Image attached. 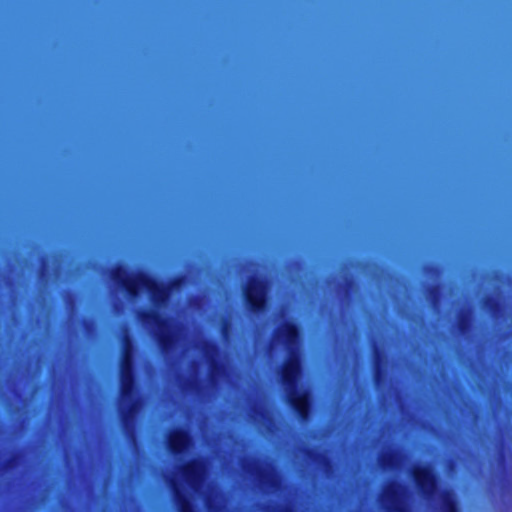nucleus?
<instances>
[{
  "instance_id": "6ab92c4d",
  "label": "nucleus",
  "mask_w": 512,
  "mask_h": 512,
  "mask_svg": "<svg viewBox=\"0 0 512 512\" xmlns=\"http://www.w3.org/2000/svg\"><path fill=\"white\" fill-rule=\"evenodd\" d=\"M439 501L440 512H459L455 495L451 490H441Z\"/></svg>"
},
{
  "instance_id": "f257e3e1",
  "label": "nucleus",
  "mask_w": 512,
  "mask_h": 512,
  "mask_svg": "<svg viewBox=\"0 0 512 512\" xmlns=\"http://www.w3.org/2000/svg\"><path fill=\"white\" fill-rule=\"evenodd\" d=\"M273 339L281 344L287 350V356L277 370L278 382L283 391L285 403L294 412L293 416H313L310 409V393L302 383L303 366L301 354L298 348L300 339L299 325L294 321H286L273 333ZM320 416H489V413L481 414L479 412L455 414L444 412L440 414L415 412L402 413H328Z\"/></svg>"
},
{
  "instance_id": "72a5a7b5",
  "label": "nucleus",
  "mask_w": 512,
  "mask_h": 512,
  "mask_svg": "<svg viewBox=\"0 0 512 512\" xmlns=\"http://www.w3.org/2000/svg\"><path fill=\"white\" fill-rule=\"evenodd\" d=\"M151 420H153L154 418H150ZM156 420H161L162 422L164 421H167V420H171L172 418H166V417H163V418H155Z\"/></svg>"
},
{
  "instance_id": "7c9ffc66",
  "label": "nucleus",
  "mask_w": 512,
  "mask_h": 512,
  "mask_svg": "<svg viewBox=\"0 0 512 512\" xmlns=\"http://www.w3.org/2000/svg\"><path fill=\"white\" fill-rule=\"evenodd\" d=\"M471 420H473V422L477 423L479 420H484V418H478V417H475V418H470ZM491 418H485V420H490ZM493 420H498L499 418H492Z\"/></svg>"
},
{
  "instance_id": "5701e85b",
  "label": "nucleus",
  "mask_w": 512,
  "mask_h": 512,
  "mask_svg": "<svg viewBox=\"0 0 512 512\" xmlns=\"http://www.w3.org/2000/svg\"><path fill=\"white\" fill-rule=\"evenodd\" d=\"M22 459V455L20 453L11 454L3 463L2 468L5 471H9L17 467Z\"/></svg>"
},
{
  "instance_id": "dca6fc26",
  "label": "nucleus",
  "mask_w": 512,
  "mask_h": 512,
  "mask_svg": "<svg viewBox=\"0 0 512 512\" xmlns=\"http://www.w3.org/2000/svg\"><path fill=\"white\" fill-rule=\"evenodd\" d=\"M266 463L267 462H262L259 459L249 457H244L239 460L242 471L253 477L255 481L261 476Z\"/></svg>"
},
{
  "instance_id": "a878e982",
  "label": "nucleus",
  "mask_w": 512,
  "mask_h": 512,
  "mask_svg": "<svg viewBox=\"0 0 512 512\" xmlns=\"http://www.w3.org/2000/svg\"><path fill=\"white\" fill-rule=\"evenodd\" d=\"M230 328H231V322L229 319L225 318L222 321L221 328H220V332L224 338L228 337Z\"/></svg>"
},
{
  "instance_id": "b1692460",
  "label": "nucleus",
  "mask_w": 512,
  "mask_h": 512,
  "mask_svg": "<svg viewBox=\"0 0 512 512\" xmlns=\"http://www.w3.org/2000/svg\"><path fill=\"white\" fill-rule=\"evenodd\" d=\"M264 512H294V508L291 504H282L275 506H267L263 508Z\"/></svg>"
},
{
  "instance_id": "cd10ccee",
  "label": "nucleus",
  "mask_w": 512,
  "mask_h": 512,
  "mask_svg": "<svg viewBox=\"0 0 512 512\" xmlns=\"http://www.w3.org/2000/svg\"><path fill=\"white\" fill-rule=\"evenodd\" d=\"M4 416H38L37 413H8V414H5Z\"/></svg>"
},
{
  "instance_id": "20e7f679",
  "label": "nucleus",
  "mask_w": 512,
  "mask_h": 512,
  "mask_svg": "<svg viewBox=\"0 0 512 512\" xmlns=\"http://www.w3.org/2000/svg\"><path fill=\"white\" fill-rule=\"evenodd\" d=\"M137 317L143 325L157 327L156 340L163 353H169L174 349L177 339L171 330L170 318L163 316L157 310H141Z\"/></svg>"
},
{
  "instance_id": "e433bc0d",
  "label": "nucleus",
  "mask_w": 512,
  "mask_h": 512,
  "mask_svg": "<svg viewBox=\"0 0 512 512\" xmlns=\"http://www.w3.org/2000/svg\"><path fill=\"white\" fill-rule=\"evenodd\" d=\"M47 420H51V417L46 418ZM73 420H77L78 418H72Z\"/></svg>"
},
{
  "instance_id": "4468645a",
  "label": "nucleus",
  "mask_w": 512,
  "mask_h": 512,
  "mask_svg": "<svg viewBox=\"0 0 512 512\" xmlns=\"http://www.w3.org/2000/svg\"><path fill=\"white\" fill-rule=\"evenodd\" d=\"M385 355L382 349H374L373 382L377 389L383 390L387 386L388 374L384 365Z\"/></svg>"
},
{
  "instance_id": "c9c22d12",
  "label": "nucleus",
  "mask_w": 512,
  "mask_h": 512,
  "mask_svg": "<svg viewBox=\"0 0 512 512\" xmlns=\"http://www.w3.org/2000/svg\"><path fill=\"white\" fill-rule=\"evenodd\" d=\"M16 420H18L19 418H15ZM23 420H30L31 418L30 417H27V418H22Z\"/></svg>"
},
{
  "instance_id": "0eeeda50",
  "label": "nucleus",
  "mask_w": 512,
  "mask_h": 512,
  "mask_svg": "<svg viewBox=\"0 0 512 512\" xmlns=\"http://www.w3.org/2000/svg\"><path fill=\"white\" fill-rule=\"evenodd\" d=\"M408 500L407 487L398 481L388 483L379 497L380 505L387 512H412Z\"/></svg>"
},
{
  "instance_id": "4be33fe9",
  "label": "nucleus",
  "mask_w": 512,
  "mask_h": 512,
  "mask_svg": "<svg viewBox=\"0 0 512 512\" xmlns=\"http://www.w3.org/2000/svg\"><path fill=\"white\" fill-rule=\"evenodd\" d=\"M201 420H204V421H208L210 420L211 418H200ZM217 420H220V421H224V420H231V421H236V420H242V418H216ZM286 418H271V417H268V418H243V420H247L248 422H251V423H259V422H268V423H273L275 420H285Z\"/></svg>"
},
{
  "instance_id": "aec40b11",
  "label": "nucleus",
  "mask_w": 512,
  "mask_h": 512,
  "mask_svg": "<svg viewBox=\"0 0 512 512\" xmlns=\"http://www.w3.org/2000/svg\"><path fill=\"white\" fill-rule=\"evenodd\" d=\"M457 327L458 331L465 335L467 334L471 329V317H470V311L468 309H463L459 315L457 320Z\"/></svg>"
},
{
  "instance_id": "473e14b6",
  "label": "nucleus",
  "mask_w": 512,
  "mask_h": 512,
  "mask_svg": "<svg viewBox=\"0 0 512 512\" xmlns=\"http://www.w3.org/2000/svg\"><path fill=\"white\" fill-rule=\"evenodd\" d=\"M431 420H436L437 418H430ZM444 420H447V421H452V420H460L461 418H450V417H447V418H443Z\"/></svg>"
},
{
  "instance_id": "39448f33",
  "label": "nucleus",
  "mask_w": 512,
  "mask_h": 512,
  "mask_svg": "<svg viewBox=\"0 0 512 512\" xmlns=\"http://www.w3.org/2000/svg\"><path fill=\"white\" fill-rule=\"evenodd\" d=\"M268 282L262 276H250L243 287V300L247 309L255 315L264 313L268 305Z\"/></svg>"
},
{
  "instance_id": "f8f14e48",
  "label": "nucleus",
  "mask_w": 512,
  "mask_h": 512,
  "mask_svg": "<svg viewBox=\"0 0 512 512\" xmlns=\"http://www.w3.org/2000/svg\"><path fill=\"white\" fill-rule=\"evenodd\" d=\"M406 459V455L401 450L389 448L380 452L377 461L383 470H399Z\"/></svg>"
},
{
  "instance_id": "ddd939ff",
  "label": "nucleus",
  "mask_w": 512,
  "mask_h": 512,
  "mask_svg": "<svg viewBox=\"0 0 512 512\" xmlns=\"http://www.w3.org/2000/svg\"><path fill=\"white\" fill-rule=\"evenodd\" d=\"M204 353L208 361L209 377L212 382H216L224 372L223 362L213 357V354L219 353V347L213 342L205 344Z\"/></svg>"
},
{
  "instance_id": "2eb2a0df",
  "label": "nucleus",
  "mask_w": 512,
  "mask_h": 512,
  "mask_svg": "<svg viewBox=\"0 0 512 512\" xmlns=\"http://www.w3.org/2000/svg\"><path fill=\"white\" fill-rule=\"evenodd\" d=\"M301 452L307 460L314 463L325 475L329 476L333 473V464L327 452L319 451L317 448H305Z\"/></svg>"
},
{
  "instance_id": "4c0bfd02",
  "label": "nucleus",
  "mask_w": 512,
  "mask_h": 512,
  "mask_svg": "<svg viewBox=\"0 0 512 512\" xmlns=\"http://www.w3.org/2000/svg\"><path fill=\"white\" fill-rule=\"evenodd\" d=\"M98 419H99V420H102L103 418H102V417H99Z\"/></svg>"
},
{
  "instance_id": "7ed1b4c3",
  "label": "nucleus",
  "mask_w": 512,
  "mask_h": 512,
  "mask_svg": "<svg viewBox=\"0 0 512 512\" xmlns=\"http://www.w3.org/2000/svg\"><path fill=\"white\" fill-rule=\"evenodd\" d=\"M110 278L127 296L133 299L139 296L142 289H145L151 302L157 308L165 306L171 293L182 287L185 282V276L183 275L175 276L166 284L159 282L144 271L128 276L127 269L122 264H117L111 270Z\"/></svg>"
},
{
  "instance_id": "c756f323",
  "label": "nucleus",
  "mask_w": 512,
  "mask_h": 512,
  "mask_svg": "<svg viewBox=\"0 0 512 512\" xmlns=\"http://www.w3.org/2000/svg\"><path fill=\"white\" fill-rule=\"evenodd\" d=\"M291 420H293L294 418H290ZM296 420H298L300 423H308L310 420H313L314 418H306V417H303V418H295Z\"/></svg>"
},
{
  "instance_id": "f3484780",
  "label": "nucleus",
  "mask_w": 512,
  "mask_h": 512,
  "mask_svg": "<svg viewBox=\"0 0 512 512\" xmlns=\"http://www.w3.org/2000/svg\"><path fill=\"white\" fill-rule=\"evenodd\" d=\"M204 504L208 512H223L225 507L222 496L215 490L204 494Z\"/></svg>"
},
{
  "instance_id": "423d86ee",
  "label": "nucleus",
  "mask_w": 512,
  "mask_h": 512,
  "mask_svg": "<svg viewBox=\"0 0 512 512\" xmlns=\"http://www.w3.org/2000/svg\"><path fill=\"white\" fill-rule=\"evenodd\" d=\"M414 476L419 495L427 502L439 498V478L433 467L429 464L415 465L411 471Z\"/></svg>"
},
{
  "instance_id": "6e6552de",
  "label": "nucleus",
  "mask_w": 512,
  "mask_h": 512,
  "mask_svg": "<svg viewBox=\"0 0 512 512\" xmlns=\"http://www.w3.org/2000/svg\"><path fill=\"white\" fill-rule=\"evenodd\" d=\"M187 466L190 468L189 474L184 466L180 468L182 478L195 492H200L208 475L207 463L203 459L197 458L189 462Z\"/></svg>"
},
{
  "instance_id": "9b49d317",
  "label": "nucleus",
  "mask_w": 512,
  "mask_h": 512,
  "mask_svg": "<svg viewBox=\"0 0 512 512\" xmlns=\"http://www.w3.org/2000/svg\"><path fill=\"white\" fill-rule=\"evenodd\" d=\"M164 479L172 491L178 512H195L190 503V497L185 492L183 485L178 481L177 476L169 474Z\"/></svg>"
},
{
  "instance_id": "1a4fd4ad",
  "label": "nucleus",
  "mask_w": 512,
  "mask_h": 512,
  "mask_svg": "<svg viewBox=\"0 0 512 512\" xmlns=\"http://www.w3.org/2000/svg\"><path fill=\"white\" fill-rule=\"evenodd\" d=\"M256 486L264 493L275 494L284 490L283 479L275 466L266 463L262 474L255 481Z\"/></svg>"
},
{
  "instance_id": "f704fd0d",
  "label": "nucleus",
  "mask_w": 512,
  "mask_h": 512,
  "mask_svg": "<svg viewBox=\"0 0 512 512\" xmlns=\"http://www.w3.org/2000/svg\"><path fill=\"white\" fill-rule=\"evenodd\" d=\"M346 285H347L348 288L352 287L353 280L352 279L347 280Z\"/></svg>"
},
{
  "instance_id": "bb28decb",
  "label": "nucleus",
  "mask_w": 512,
  "mask_h": 512,
  "mask_svg": "<svg viewBox=\"0 0 512 512\" xmlns=\"http://www.w3.org/2000/svg\"><path fill=\"white\" fill-rule=\"evenodd\" d=\"M330 420H337L338 418H329ZM341 420H356L357 418H340ZM360 420H363L364 423L370 421V420H374L375 418H368V417H365V418H359ZM381 420H383L384 418H380Z\"/></svg>"
},
{
  "instance_id": "f03ea898",
  "label": "nucleus",
  "mask_w": 512,
  "mask_h": 512,
  "mask_svg": "<svg viewBox=\"0 0 512 512\" xmlns=\"http://www.w3.org/2000/svg\"><path fill=\"white\" fill-rule=\"evenodd\" d=\"M135 345L133 340L125 335L122 339L121 354L119 360V391H118V412L116 414L103 413H44L41 416H140L135 413L138 405V390L136 385L135 370ZM147 416H285L282 413L268 411L233 413V412H184L177 415L174 412L151 413Z\"/></svg>"
},
{
  "instance_id": "393cba45",
  "label": "nucleus",
  "mask_w": 512,
  "mask_h": 512,
  "mask_svg": "<svg viewBox=\"0 0 512 512\" xmlns=\"http://www.w3.org/2000/svg\"><path fill=\"white\" fill-rule=\"evenodd\" d=\"M439 285L433 284L428 287V295L432 299L433 302H436L439 298Z\"/></svg>"
},
{
  "instance_id": "412c9836",
  "label": "nucleus",
  "mask_w": 512,
  "mask_h": 512,
  "mask_svg": "<svg viewBox=\"0 0 512 512\" xmlns=\"http://www.w3.org/2000/svg\"><path fill=\"white\" fill-rule=\"evenodd\" d=\"M483 308L495 314L500 310L501 304L497 298L489 295L483 301Z\"/></svg>"
},
{
  "instance_id": "2f4dec72",
  "label": "nucleus",
  "mask_w": 512,
  "mask_h": 512,
  "mask_svg": "<svg viewBox=\"0 0 512 512\" xmlns=\"http://www.w3.org/2000/svg\"><path fill=\"white\" fill-rule=\"evenodd\" d=\"M400 420H407V422H417V420H419L420 418H412V417H409V418H399Z\"/></svg>"
},
{
  "instance_id": "9d476101",
  "label": "nucleus",
  "mask_w": 512,
  "mask_h": 512,
  "mask_svg": "<svg viewBox=\"0 0 512 512\" xmlns=\"http://www.w3.org/2000/svg\"><path fill=\"white\" fill-rule=\"evenodd\" d=\"M193 439L187 431L178 430L167 441V448L176 461H183L193 448Z\"/></svg>"
},
{
  "instance_id": "c85d7f7f",
  "label": "nucleus",
  "mask_w": 512,
  "mask_h": 512,
  "mask_svg": "<svg viewBox=\"0 0 512 512\" xmlns=\"http://www.w3.org/2000/svg\"><path fill=\"white\" fill-rule=\"evenodd\" d=\"M425 271L430 274H436L438 269L435 266L429 265L426 267Z\"/></svg>"
},
{
  "instance_id": "a211bd4d",
  "label": "nucleus",
  "mask_w": 512,
  "mask_h": 512,
  "mask_svg": "<svg viewBox=\"0 0 512 512\" xmlns=\"http://www.w3.org/2000/svg\"><path fill=\"white\" fill-rule=\"evenodd\" d=\"M121 420V425L127 441L135 448H138V439L136 433V420L139 418H118Z\"/></svg>"
}]
</instances>
